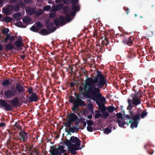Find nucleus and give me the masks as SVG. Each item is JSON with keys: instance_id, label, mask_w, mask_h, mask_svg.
<instances>
[{"instance_id": "obj_32", "label": "nucleus", "mask_w": 155, "mask_h": 155, "mask_svg": "<svg viewBox=\"0 0 155 155\" xmlns=\"http://www.w3.org/2000/svg\"><path fill=\"white\" fill-rule=\"evenodd\" d=\"M10 103L13 106L16 107L18 106L19 104V101H17L14 99H12L10 101Z\"/></svg>"}, {"instance_id": "obj_9", "label": "nucleus", "mask_w": 155, "mask_h": 155, "mask_svg": "<svg viewBox=\"0 0 155 155\" xmlns=\"http://www.w3.org/2000/svg\"><path fill=\"white\" fill-rule=\"evenodd\" d=\"M28 138V133L25 131L21 130L19 133L18 139L20 140L23 141L24 142H26Z\"/></svg>"}, {"instance_id": "obj_64", "label": "nucleus", "mask_w": 155, "mask_h": 155, "mask_svg": "<svg viewBox=\"0 0 155 155\" xmlns=\"http://www.w3.org/2000/svg\"><path fill=\"white\" fill-rule=\"evenodd\" d=\"M142 110L141 108H138L137 110V114H140L141 113V112L142 111Z\"/></svg>"}, {"instance_id": "obj_34", "label": "nucleus", "mask_w": 155, "mask_h": 155, "mask_svg": "<svg viewBox=\"0 0 155 155\" xmlns=\"http://www.w3.org/2000/svg\"><path fill=\"white\" fill-rule=\"evenodd\" d=\"M87 108L89 111L93 112V105L91 103L88 104L87 106Z\"/></svg>"}, {"instance_id": "obj_59", "label": "nucleus", "mask_w": 155, "mask_h": 155, "mask_svg": "<svg viewBox=\"0 0 155 155\" xmlns=\"http://www.w3.org/2000/svg\"><path fill=\"white\" fill-rule=\"evenodd\" d=\"M54 23L56 26H58L59 24H60L59 20H58L57 19H55L54 21Z\"/></svg>"}, {"instance_id": "obj_39", "label": "nucleus", "mask_w": 155, "mask_h": 155, "mask_svg": "<svg viewBox=\"0 0 155 155\" xmlns=\"http://www.w3.org/2000/svg\"><path fill=\"white\" fill-rule=\"evenodd\" d=\"M30 30L31 31L34 32H38L39 30V29H38L37 28L35 27L34 25L32 26L30 28Z\"/></svg>"}, {"instance_id": "obj_49", "label": "nucleus", "mask_w": 155, "mask_h": 155, "mask_svg": "<svg viewBox=\"0 0 155 155\" xmlns=\"http://www.w3.org/2000/svg\"><path fill=\"white\" fill-rule=\"evenodd\" d=\"M111 131V130L108 127L106 128L104 131V133L107 134L110 133Z\"/></svg>"}, {"instance_id": "obj_37", "label": "nucleus", "mask_w": 155, "mask_h": 155, "mask_svg": "<svg viewBox=\"0 0 155 155\" xmlns=\"http://www.w3.org/2000/svg\"><path fill=\"white\" fill-rule=\"evenodd\" d=\"M31 21V18L29 17L24 18L23 19V21L24 23H28Z\"/></svg>"}, {"instance_id": "obj_28", "label": "nucleus", "mask_w": 155, "mask_h": 155, "mask_svg": "<svg viewBox=\"0 0 155 155\" xmlns=\"http://www.w3.org/2000/svg\"><path fill=\"white\" fill-rule=\"evenodd\" d=\"M72 10L69 13V15L72 16H74L76 12L80 10V8H75L74 9L72 8Z\"/></svg>"}, {"instance_id": "obj_58", "label": "nucleus", "mask_w": 155, "mask_h": 155, "mask_svg": "<svg viewBox=\"0 0 155 155\" xmlns=\"http://www.w3.org/2000/svg\"><path fill=\"white\" fill-rule=\"evenodd\" d=\"M33 89L32 87H30L28 89V91L29 94H32V93H34L32 92Z\"/></svg>"}, {"instance_id": "obj_53", "label": "nucleus", "mask_w": 155, "mask_h": 155, "mask_svg": "<svg viewBox=\"0 0 155 155\" xmlns=\"http://www.w3.org/2000/svg\"><path fill=\"white\" fill-rule=\"evenodd\" d=\"M88 126H92L93 124V122L91 120H86Z\"/></svg>"}, {"instance_id": "obj_25", "label": "nucleus", "mask_w": 155, "mask_h": 155, "mask_svg": "<svg viewBox=\"0 0 155 155\" xmlns=\"http://www.w3.org/2000/svg\"><path fill=\"white\" fill-rule=\"evenodd\" d=\"M39 33L42 35H46L50 33L46 29H42L39 32Z\"/></svg>"}, {"instance_id": "obj_52", "label": "nucleus", "mask_w": 155, "mask_h": 155, "mask_svg": "<svg viewBox=\"0 0 155 155\" xmlns=\"http://www.w3.org/2000/svg\"><path fill=\"white\" fill-rule=\"evenodd\" d=\"M51 8V7L49 5H47L43 8V9L45 11H48Z\"/></svg>"}, {"instance_id": "obj_15", "label": "nucleus", "mask_w": 155, "mask_h": 155, "mask_svg": "<svg viewBox=\"0 0 155 155\" xmlns=\"http://www.w3.org/2000/svg\"><path fill=\"white\" fill-rule=\"evenodd\" d=\"M53 25L54 24L52 22H50L46 25V28L48 31L50 33L54 32L56 29V27H52Z\"/></svg>"}, {"instance_id": "obj_47", "label": "nucleus", "mask_w": 155, "mask_h": 155, "mask_svg": "<svg viewBox=\"0 0 155 155\" xmlns=\"http://www.w3.org/2000/svg\"><path fill=\"white\" fill-rule=\"evenodd\" d=\"M9 37L10 34H7L5 37V38H4L3 41L5 43H7L8 42V40H9Z\"/></svg>"}, {"instance_id": "obj_11", "label": "nucleus", "mask_w": 155, "mask_h": 155, "mask_svg": "<svg viewBox=\"0 0 155 155\" xmlns=\"http://www.w3.org/2000/svg\"><path fill=\"white\" fill-rule=\"evenodd\" d=\"M15 91L17 93H18L19 94H21L25 92V89L24 87L21 84L17 83L16 84L15 86Z\"/></svg>"}, {"instance_id": "obj_10", "label": "nucleus", "mask_w": 155, "mask_h": 155, "mask_svg": "<svg viewBox=\"0 0 155 155\" xmlns=\"http://www.w3.org/2000/svg\"><path fill=\"white\" fill-rule=\"evenodd\" d=\"M14 6L12 5H8L7 7L3 8L2 11L3 13L7 15H10L11 11L13 9Z\"/></svg>"}, {"instance_id": "obj_40", "label": "nucleus", "mask_w": 155, "mask_h": 155, "mask_svg": "<svg viewBox=\"0 0 155 155\" xmlns=\"http://www.w3.org/2000/svg\"><path fill=\"white\" fill-rule=\"evenodd\" d=\"M9 31V29L8 28H3L1 30V32L3 34H8V33Z\"/></svg>"}, {"instance_id": "obj_1", "label": "nucleus", "mask_w": 155, "mask_h": 155, "mask_svg": "<svg viewBox=\"0 0 155 155\" xmlns=\"http://www.w3.org/2000/svg\"><path fill=\"white\" fill-rule=\"evenodd\" d=\"M107 79L101 72L98 71L97 74L95 77L86 78L85 84L84 87L85 91L84 96H91L92 99L95 101L102 113L106 110L107 108L104 104L105 98L100 92L101 89L105 85L107 86Z\"/></svg>"}, {"instance_id": "obj_27", "label": "nucleus", "mask_w": 155, "mask_h": 155, "mask_svg": "<svg viewBox=\"0 0 155 155\" xmlns=\"http://www.w3.org/2000/svg\"><path fill=\"white\" fill-rule=\"evenodd\" d=\"M109 43L110 42L108 40V39L107 38H104V39L101 42V44L102 45V48H103L104 45L107 46Z\"/></svg>"}, {"instance_id": "obj_21", "label": "nucleus", "mask_w": 155, "mask_h": 155, "mask_svg": "<svg viewBox=\"0 0 155 155\" xmlns=\"http://www.w3.org/2000/svg\"><path fill=\"white\" fill-rule=\"evenodd\" d=\"M12 80L11 78H9L4 80L2 83L3 86H6L11 85L12 82Z\"/></svg>"}, {"instance_id": "obj_61", "label": "nucleus", "mask_w": 155, "mask_h": 155, "mask_svg": "<svg viewBox=\"0 0 155 155\" xmlns=\"http://www.w3.org/2000/svg\"><path fill=\"white\" fill-rule=\"evenodd\" d=\"M55 15L54 13H51L49 15V17L50 18H53L55 17Z\"/></svg>"}, {"instance_id": "obj_19", "label": "nucleus", "mask_w": 155, "mask_h": 155, "mask_svg": "<svg viewBox=\"0 0 155 155\" xmlns=\"http://www.w3.org/2000/svg\"><path fill=\"white\" fill-rule=\"evenodd\" d=\"M78 0H71V3L72 8L74 9L75 8H80V5L79 4Z\"/></svg>"}, {"instance_id": "obj_55", "label": "nucleus", "mask_w": 155, "mask_h": 155, "mask_svg": "<svg viewBox=\"0 0 155 155\" xmlns=\"http://www.w3.org/2000/svg\"><path fill=\"white\" fill-rule=\"evenodd\" d=\"M9 37V40L10 41H13L14 40V39L15 38H17V36L16 35L10 36V35Z\"/></svg>"}, {"instance_id": "obj_42", "label": "nucleus", "mask_w": 155, "mask_h": 155, "mask_svg": "<svg viewBox=\"0 0 155 155\" xmlns=\"http://www.w3.org/2000/svg\"><path fill=\"white\" fill-rule=\"evenodd\" d=\"M21 14L20 12H18L15 14L12 15V17L14 19H16L17 17H21Z\"/></svg>"}, {"instance_id": "obj_30", "label": "nucleus", "mask_w": 155, "mask_h": 155, "mask_svg": "<svg viewBox=\"0 0 155 155\" xmlns=\"http://www.w3.org/2000/svg\"><path fill=\"white\" fill-rule=\"evenodd\" d=\"M59 20L61 25H64L65 24L66 18L62 16H60L59 18Z\"/></svg>"}, {"instance_id": "obj_14", "label": "nucleus", "mask_w": 155, "mask_h": 155, "mask_svg": "<svg viewBox=\"0 0 155 155\" xmlns=\"http://www.w3.org/2000/svg\"><path fill=\"white\" fill-rule=\"evenodd\" d=\"M132 90L135 92V93L134 94L142 95L143 94V91H142V89L139 86H134L132 88Z\"/></svg>"}, {"instance_id": "obj_46", "label": "nucleus", "mask_w": 155, "mask_h": 155, "mask_svg": "<svg viewBox=\"0 0 155 155\" xmlns=\"http://www.w3.org/2000/svg\"><path fill=\"white\" fill-rule=\"evenodd\" d=\"M95 112L96 113L95 115L94 118L95 119H98L101 117V114L99 111L96 110Z\"/></svg>"}, {"instance_id": "obj_5", "label": "nucleus", "mask_w": 155, "mask_h": 155, "mask_svg": "<svg viewBox=\"0 0 155 155\" xmlns=\"http://www.w3.org/2000/svg\"><path fill=\"white\" fill-rule=\"evenodd\" d=\"M66 151V150L64 149V146L59 145L58 148H53L51 153L52 155H61Z\"/></svg>"}, {"instance_id": "obj_36", "label": "nucleus", "mask_w": 155, "mask_h": 155, "mask_svg": "<svg viewBox=\"0 0 155 155\" xmlns=\"http://www.w3.org/2000/svg\"><path fill=\"white\" fill-rule=\"evenodd\" d=\"M63 4L61 3H60L56 6L55 8H56V10H60L63 8Z\"/></svg>"}, {"instance_id": "obj_18", "label": "nucleus", "mask_w": 155, "mask_h": 155, "mask_svg": "<svg viewBox=\"0 0 155 155\" xmlns=\"http://www.w3.org/2000/svg\"><path fill=\"white\" fill-rule=\"evenodd\" d=\"M5 48H4L5 51H12L15 48V46L11 42L5 45Z\"/></svg>"}, {"instance_id": "obj_17", "label": "nucleus", "mask_w": 155, "mask_h": 155, "mask_svg": "<svg viewBox=\"0 0 155 155\" xmlns=\"http://www.w3.org/2000/svg\"><path fill=\"white\" fill-rule=\"evenodd\" d=\"M133 37L130 36L128 38H124L123 42L124 44H127L128 45H130L133 43Z\"/></svg>"}, {"instance_id": "obj_56", "label": "nucleus", "mask_w": 155, "mask_h": 155, "mask_svg": "<svg viewBox=\"0 0 155 155\" xmlns=\"http://www.w3.org/2000/svg\"><path fill=\"white\" fill-rule=\"evenodd\" d=\"M87 130L90 132H92L93 131V129L92 126H87Z\"/></svg>"}, {"instance_id": "obj_35", "label": "nucleus", "mask_w": 155, "mask_h": 155, "mask_svg": "<svg viewBox=\"0 0 155 155\" xmlns=\"http://www.w3.org/2000/svg\"><path fill=\"white\" fill-rule=\"evenodd\" d=\"M135 54L134 53L132 52L129 51L128 54L127 55V58L131 59L135 57Z\"/></svg>"}, {"instance_id": "obj_41", "label": "nucleus", "mask_w": 155, "mask_h": 155, "mask_svg": "<svg viewBox=\"0 0 155 155\" xmlns=\"http://www.w3.org/2000/svg\"><path fill=\"white\" fill-rule=\"evenodd\" d=\"M14 10L15 12H18L20 10V7L18 4H16L14 7Z\"/></svg>"}, {"instance_id": "obj_48", "label": "nucleus", "mask_w": 155, "mask_h": 155, "mask_svg": "<svg viewBox=\"0 0 155 155\" xmlns=\"http://www.w3.org/2000/svg\"><path fill=\"white\" fill-rule=\"evenodd\" d=\"M98 31L96 30H94L93 32V37L94 38H96L98 37Z\"/></svg>"}, {"instance_id": "obj_29", "label": "nucleus", "mask_w": 155, "mask_h": 155, "mask_svg": "<svg viewBox=\"0 0 155 155\" xmlns=\"http://www.w3.org/2000/svg\"><path fill=\"white\" fill-rule=\"evenodd\" d=\"M66 131L68 133V134H70L71 135V134L70 133V132L74 133L75 132V129L74 128V126L72 127H70L68 129L66 130Z\"/></svg>"}, {"instance_id": "obj_24", "label": "nucleus", "mask_w": 155, "mask_h": 155, "mask_svg": "<svg viewBox=\"0 0 155 155\" xmlns=\"http://www.w3.org/2000/svg\"><path fill=\"white\" fill-rule=\"evenodd\" d=\"M140 118V115L139 114H134L132 116L131 120L133 121L139 122Z\"/></svg>"}, {"instance_id": "obj_4", "label": "nucleus", "mask_w": 155, "mask_h": 155, "mask_svg": "<svg viewBox=\"0 0 155 155\" xmlns=\"http://www.w3.org/2000/svg\"><path fill=\"white\" fill-rule=\"evenodd\" d=\"M81 141L77 137L72 136L70 137L69 140H68L66 138L65 141L63 142L64 145L67 144L68 145L72 143H75V144L78 145V146H79L80 145Z\"/></svg>"}, {"instance_id": "obj_20", "label": "nucleus", "mask_w": 155, "mask_h": 155, "mask_svg": "<svg viewBox=\"0 0 155 155\" xmlns=\"http://www.w3.org/2000/svg\"><path fill=\"white\" fill-rule=\"evenodd\" d=\"M25 11L28 15H32L35 12V9L30 7H27L25 8Z\"/></svg>"}, {"instance_id": "obj_2", "label": "nucleus", "mask_w": 155, "mask_h": 155, "mask_svg": "<svg viewBox=\"0 0 155 155\" xmlns=\"http://www.w3.org/2000/svg\"><path fill=\"white\" fill-rule=\"evenodd\" d=\"M74 95L76 97V98L75 99L73 96H70L69 97V101L70 103H73V106L71 108V110L73 112L76 113V111L79 110V107L85 106L86 105V104L84 101L81 99L80 95L75 93Z\"/></svg>"}, {"instance_id": "obj_33", "label": "nucleus", "mask_w": 155, "mask_h": 155, "mask_svg": "<svg viewBox=\"0 0 155 155\" xmlns=\"http://www.w3.org/2000/svg\"><path fill=\"white\" fill-rule=\"evenodd\" d=\"M147 109H146L145 110L143 111L141 114L140 115V117L142 118H143L145 117L147 115L148 113L147 112Z\"/></svg>"}, {"instance_id": "obj_12", "label": "nucleus", "mask_w": 155, "mask_h": 155, "mask_svg": "<svg viewBox=\"0 0 155 155\" xmlns=\"http://www.w3.org/2000/svg\"><path fill=\"white\" fill-rule=\"evenodd\" d=\"M39 97V96L36 93H32L29 97L28 101L29 103L37 102L38 100Z\"/></svg>"}, {"instance_id": "obj_22", "label": "nucleus", "mask_w": 155, "mask_h": 155, "mask_svg": "<svg viewBox=\"0 0 155 155\" xmlns=\"http://www.w3.org/2000/svg\"><path fill=\"white\" fill-rule=\"evenodd\" d=\"M20 39H18L15 42V46L18 48H19L23 46V42L22 41L21 37H19Z\"/></svg>"}, {"instance_id": "obj_54", "label": "nucleus", "mask_w": 155, "mask_h": 155, "mask_svg": "<svg viewBox=\"0 0 155 155\" xmlns=\"http://www.w3.org/2000/svg\"><path fill=\"white\" fill-rule=\"evenodd\" d=\"M32 153H35V155H38L39 153L38 152V150L37 149L35 148L31 151Z\"/></svg>"}, {"instance_id": "obj_60", "label": "nucleus", "mask_w": 155, "mask_h": 155, "mask_svg": "<svg viewBox=\"0 0 155 155\" xmlns=\"http://www.w3.org/2000/svg\"><path fill=\"white\" fill-rule=\"evenodd\" d=\"M42 26V24L40 22H37L36 24V26L38 28H41Z\"/></svg>"}, {"instance_id": "obj_44", "label": "nucleus", "mask_w": 155, "mask_h": 155, "mask_svg": "<svg viewBox=\"0 0 155 155\" xmlns=\"http://www.w3.org/2000/svg\"><path fill=\"white\" fill-rule=\"evenodd\" d=\"M115 107L113 106H110L108 107L107 110L110 113H112L114 110Z\"/></svg>"}, {"instance_id": "obj_26", "label": "nucleus", "mask_w": 155, "mask_h": 155, "mask_svg": "<svg viewBox=\"0 0 155 155\" xmlns=\"http://www.w3.org/2000/svg\"><path fill=\"white\" fill-rule=\"evenodd\" d=\"M129 123H130L131 124L130 127L132 129H134V127L137 128L138 123L139 122H137L136 121H133L132 122L131 120H129Z\"/></svg>"}, {"instance_id": "obj_45", "label": "nucleus", "mask_w": 155, "mask_h": 155, "mask_svg": "<svg viewBox=\"0 0 155 155\" xmlns=\"http://www.w3.org/2000/svg\"><path fill=\"white\" fill-rule=\"evenodd\" d=\"M14 126L16 128L18 129L19 130H22V127L19 124V123H18L17 122H16L15 123Z\"/></svg>"}, {"instance_id": "obj_62", "label": "nucleus", "mask_w": 155, "mask_h": 155, "mask_svg": "<svg viewBox=\"0 0 155 155\" xmlns=\"http://www.w3.org/2000/svg\"><path fill=\"white\" fill-rule=\"evenodd\" d=\"M62 1L64 4H69L70 2V0H62Z\"/></svg>"}, {"instance_id": "obj_16", "label": "nucleus", "mask_w": 155, "mask_h": 155, "mask_svg": "<svg viewBox=\"0 0 155 155\" xmlns=\"http://www.w3.org/2000/svg\"><path fill=\"white\" fill-rule=\"evenodd\" d=\"M67 119H70L73 121H74L75 122L78 120V116L74 113H71L68 116Z\"/></svg>"}, {"instance_id": "obj_13", "label": "nucleus", "mask_w": 155, "mask_h": 155, "mask_svg": "<svg viewBox=\"0 0 155 155\" xmlns=\"http://www.w3.org/2000/svg\"><path fill=\"white\" fill-rule=\"evenodd\" d=\"M70 10V8L68 6H65L63 9L64 12L65 14L66 18V21H69L71 20V18L69 14V12Z\"/></svg>"}, {"instance_id": "obj_38", "label": "nucleus", "mask_w": 155, "mask_h": 155, "mask_svg": "<svg viewBox=\"0 0 155 155\" xmlns=\"http://www.w3.org/2000/svg\"><path fill=\"white\" fill-rule=\"evenodd\" d=\"M102 118L104 119L107 118L108 117L109 114L108 113L107 111H105L102 113Z\"/></svg>"}, {"instance_id": "obj_51", "label": "nucleus", "mask_w": 155, "mask_h": 155, "mask_svg": "<svg viewBox=\"0 0 155 155\" xmlns=\"http://www.w3.org/2000/svg\"><path fill=\"white\" fill-rule=\"evenodd\" d=\"M116 116L117 117V118L116 119H119V120L123 118H122V114L121 113H118L117 114Z\"/></svg>"}, {"instance_id": "obj_50", "label": "nucleus", "mask_w": 155, "mask_h": 155, "mask_svg": "<svg viewBox=\"0 0 155 155\" xmlns=\"http://www.w3.org/2000/svg\"><path fill=\"white\" fill-rule=\"evenodd\" d=\"M42 13V11L41 10H39L38 11H35V13L37 16L40 15Z\"/></svg>"}, {"instance_id": "obj_43", "label": "nucleus", "mask_w": 155, "mask_h": 155, "mask_svg": "<svg viewBox=\"0 0 155 155\" xmlns=\"http://www.w3.org/2000/svg\"><path fill=\"white\" fill-rule=\"evenodd\" d=\"M21 14L20 12H18L15 14L12 15V17L14 19H16L17 17H21Z\"/></svg>"}, {"instance_id": "obj_7", "label": "nucleus", "mask_w": 155, "mask_h": 155, "mask_svg": "<svg viewBox=\"0 0 155 155\" xmlns=\"http://www.w3.org/2000/svg\"><path fill=\"white\" fill-rule=\"evenodd\" d=\"M0 105L4 108L6 111H10L12 110V107L11 105L7 103L5 101L0 100Z\"/></svg>"}, {"instance_id": "obj_8", "label": "nucleus", "mask_w": 155, "mask_h": 155, "mask_svg": "<svg viewBox=\"0 0 155 155\" xmlns=\"http://www.w3.org/2000/svg\"><path fill=\"white\" fill-rule=\"evenodd\" d=\"M67 146L69 149V152L71 153L72 154L75 155L76 154L77 152L76 151V150L79 149L78 145L76 144H71L68 145L67 144H65Z\"/></svg>"}, {"instance_id": "obj_3", "label": "nucleus", "mask_w": 155, "mask_h": 155, "mask_svg": "<svg viewBox=\"0 0 155 155\" xmlns=\"http://www.w3.org/2000/svg\"><path fill=\"white\" fill-rule=\"evenodd\" d=\"M143 95H138L136 94H132L131 97L132 99H129L128 100V106L127 109L129 111L132 110L134 106H136L141 104L142 97Z\"/></svg>"}, {"instance_id": "obj_23", "label": "nucleus", "mask_w": 155, "mask_h": 155, "mask_svg": "<svg viewBox=\"0 0 155 155\" xmlns=\"http://www.w3.org/2000/svg\"><path fill=\"white\" fill-rule=\"evenodd\" d=\"M116 122L118 124L119 126L120 127H124L126 124L123 118L120 120L117 119Z\"/></svg>"}, {"instance_id": "obj_63", "label": "nucleus", "mask_w": 155, "mask_h": 155, "mask_svg": "<svg viewBox=\"0 0 155 155\" xmlns=\"http://www.w3.org/2000/svg\"><path fill=\"white\" fill-rule=\"evenodd\" d=\"M85 119L84 118H83V120L81 121V122L83 123V126L84 127H85L86 125V121H84Z\"/></svg>"}, {"instance_id": "obj_31", "label": "nucleus", "mask_w": 155, "mask_h": 155, "mask_svg": "<svg viewBox=\"0 0 155 155\" xmlns=\"http://www.w3.org/2000/svg\"><path fill=\"white\" fill-rule=\"evenodd\" d=\"M12 21V18L8 16H6L4 18V20L3 19H2L1 21H5L6 23H8Z\"/></svg>"}, {"instance_id": "obj_57", "label": "nucleus", "mask_w": 155, "mask_h": 155, "mask_svg": "<svg viewBox=\"0 0 155 155\" xmlns=\"http://www.w3.org/2000/svg\"><path fill=\"white\" fill-rule=\"evenodd\" d=\"M15 25L18 27H21L22 25V23L21 21H18L15 23Z\"/></svg>"}, {"instance_id": "obj_6", "label": "nucleus", "mask_w": 155, "mask_h": 155, "mask_svg": "<svg viewBox=\"0 0 155 155\" xmlns=\"http://www.w3.org/2000/svg\"><path fill=\"white\" fill-rule=\"evenodd\" d=\"M17 94V92L15 91L12 90L7 89L4 92V95L5 98H10L15 96Z\"/></svg>"}]
</instances>
